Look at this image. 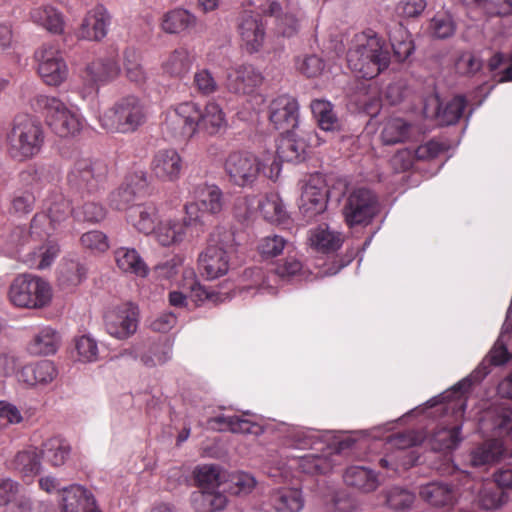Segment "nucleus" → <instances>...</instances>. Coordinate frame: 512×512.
<instances>
[{"label": "nucleus", "mask_w": 512, "mask_h": 512, "mask_svg": "<svg viewBox=\"0 0 512 512\" xmlns=\"http://www.w3.org/2000/svg\"><path fill=\"white\" fill-rule=\"evenodd\" d=\"M41 454L36 448L18 452L11 461V468L23 479L33 478L41 471Z\"/></svg>", "instance_id": "58836bf2"}, {"label": "nucleus", "mask_w": 512, "mask_h": 512, "mask_svg": "<svg viewBox=\"0 0 512 512\" xmlns=\"http://www.w3.org/2000/svg\"><path fill=\"white\" fill-rule=\"evenodd\" d=\"M229 270V255L222 245L210 244L199 256L200 274L208 280L219 278Z\"/></svg>", "instance_id": "6ab92c4d"}, {"label": "nucleus", "mask_w": 512, "mask_h": 512, "mask_svg": "<svg viewBox=\"0 0 512 512\" xmlns=\"http://www.w3.org/2000/svg\"><path fill=\"white\" fill-rule=\"evenodd\" d=\"M199 125L209 134H216L227 126L222 108L215 102L208 103L201 111Z\"/></svg>", "instance_id": "09e8293b"}, {"label": "nucleus", "mask_w": 512, "mask_h": 512, "mask_svg": "<svg viewBox=\"0 0 512 512\" xmlns=\"http://www.w3.org/2000/svg\"><path fill=\"white\" fill-rule=\"evenodd\" d=\"M262 82L261 74L251 65H242L227 76V88L237 94H248Z\"/></svg>", "instance_id": "c85d7f7f"}, {"label": "nucleus", "mask_w": 512, "mask_h": 512, "mask_svg": "<svg viewBox=\"0 0 512 512\" xmlns=\"http://www.w3.org/2000/svg\"><path fill=\"white\" fill-rule=\"evenodd\" d=\"M109 24L110 17L106 9L96 6L85 15L78 36L84 40L99 41L107 35Z\"/></svg>", "instance_id": "b1692460"}, {"label": "nucleus", "mask_w": 512, "mask_h": 512, "mask_svg": "<svg viewBox=\"0 0 512 512\" xmlns=\"http://www.w3.org/2000/svg\"><path fill=\"white\" fill-rule=\"evenodd\" d=\"M269 118L276 129L294 128L298 120L296 100L288 95L275 98L269 106Z\"/></svg>", "instance_id": "4be33fe9"}, {"label": "nucleus", "mask_w": 512, "mask_h": 512, "mask_svg": "<svg viewBox=\"0 0 512 512\" xmlns=\"http://www.w3.org/2000/svg\"><path fill=\"white\" fill-rule=\"evenodd\" d=\"M61 512H101L93 494L80 485H71L62 490Z\"/></svg>", "instance_id": "412c9836"}, {"label": "nucleus", "mask_w": 512, "mask_h": 512, "mask_svg": "<svg viewBox=\"0 0 512 512\" xmlns=\"http://www.w3.org/2000/svg\"><path fill=\"white\" fill-rule=\"evenodd\" d=\"M454 31L455 23L448 12L437 13L430 21L429 33L435 38H448Z\"/></svg>", "instance_id": "0e129e2a"}, {"label": "nucleus", "mask_w": 512, "mask_h": 512, "mask_svg": "<svg viewBox=\"0 0 512 512\" xmlns=\"http://www.w3.org/2000/svg\"><path fill=\"white\" fill-rule=\"evenodd\" d=\"M120 73V68L113 58H100L85 68V77L95 84L107 83L115 79Z\"/></svg>", "instance_id": "ea45409f"}, {"label": "nucleus", "mask_w": 512, "mask_h": 512, "mask_svg": "<svg viewBox=\"0 0 512 512\" xmlns=\"http://www.w3.org/2000/svg\"><path fill=\"white\" fill-rule=\"evenodd\" d=\"M255 477L247 472H236L228 480V491L237 496L250 494L256 487Z\"/></svg>", "instance_id": "e2e57ef3"}, {"label": "nucleus", "mask_w": 512, "mask_h": 512, "mask_svg": "<svg viewBox=\"0 0 512 512\" xmlns=\"http://www.w3.org/2000/svg\"><path fill=\"white\" fill-rule=\"evenodd\" d=\"M182 168V158L174 149L158 151L152 161V172L162 181L173 182L177 180Z\"/></svg>", "instance_id": "393cba45"}, {"label": "nucleus", "mask_w": 512, "mask_h": 512, "mask_svg": "<svg viewBox=\"0 0 512 512\" xmlns=\"http://www.w3.org/2000/svg\"><path fill=\"white\" fill-rule=\"evenodd\" d=\"M223 208V193L216 185H202L195 191V200L185 205L189 223H203L205 214H217Z\"/></svg>", "instance_id": "4468645a"}, {"label": "nucleus", "mask_w": 512, "mask_h": 512, "mask_svg": "<svg viewBox=\"0 0 512 512\" xmlns=\"http://www.w3.org/2000/svg\"><path fill=\"white\" fill-rule=\"evenodd\" d=\"M38 73L50 86H59L68 76V67L58 46L44 44L36 53Z\"/></svg>", "instance_id": "f8f14e48"}, {"label": "nucleus", "mask_w": 512, "mask_h": 512, "mask_svg": "<svg viewBox=\"0 0 512 512\" xmlns=\"http://www.w3.org/2000/svg\"><path fill=\"white\" fill-rule=\"evenodd\" d=\"M35 106L45 117L51 130L59 137H74L84 127V118L79 109L55 96L39 95Z\"/></svg>", "instance_id": "39448f33"}, {"label": "nucleus", "mask_w": 512, "mask_h": 512, "mask_svg": "<svg viewBox=\"0 0 512 512\" xmlns=\"http://www.w3.org/2000/svg\"><path fill=\"white\" fill-rule=\"evenodd\" d=\"M190 503L195 512H214L225 507L226 497L218 492L200 489L191 494Z\"/></svg>", "instance_id": "a18cd8bd"}, {"label": "nucleus", "mask_w": 512, "mask_h": 512, "mask_svg": "<svg viewBox=\"0 0 512 512\" xmlns=\"http://www.w3.org/2000/svg\"><path fill=\"white\" fill-rule=\"evenodd\" d=\"M461 440L460 427H442L429 436L428 444L435 451H450L455 449Z\"/></svg>", "instance_id": "603ef678"}, {"label": "nucleus", "mask_w": 512, "mask_h": 512, "mask_svg": "<svg viewBox=\"0 0 512 512\" xmlns=\"http://www.w3.org/2000/svg\"><path fill=\"white\" fill-rule=\"evenodd\" d=\"M473 10L488 16L512 15V0H465Z\"/></svg>", "instance_id": "6e6d98bb"}, {"label": "nucleus", "mask_w": 512, "mask_h": 512, "mask_svg": "<svg viewBox=\"0 0 512 512\" xmlns=\"http://www.w3.org/2000/svg\"><path fill=\"white\" fill-rule=\"evenodd\" d=\"M145 187L146 179L144 174L142 172L136 173L127 178L125 184L112 194L111 204L116 209H122Z\"/></svg>", "instance_id": "79ce46f5"}, {"label": "nucleus", "mask_w": 512, "mask_h": 512, "mask_svg": "<svg viewBox=\"0 0 512 512\" xmlns=\"http://www.w3.org/2000/svg\"><path fill=\"white\" fill-rule=\"evenodd\" d=\"M158 211L154 204L135 205L128 210V221L139 232L144 234H154L157 227Z\"/></svg>", "instance_id": "72a5a7b5"}, {"label": "nucleus", "mask_w": 512, "mask_h": 512, "mask_svg": "<svg viewBox=\"0 0 512 512\" xmlns=\"http://www.w3.org/2000/svg\"><path fill=\"white\" fill-rule=\"evenodd\" d=\"M310 246L320 253H331L341 247V235L327 226H318L309 231Z\"/></svg>", "instance_id": "4c0bfd02"}, {"label": "nucleus", "mask_w": 512, "mask_h": 512, "mask_svg": "<svg viewBox=\"0 0 512 512\" xmlns=\"http://www.w3.org/2000/svg\"><path fill=\"white\" fill-rule=\"evenodd\" d=\"M31 19L53 33H61L64 28L63 15L52 6H41L33 9Z\"/></svg>", "instance_id": "de8ad7c7"}, {"label": "nucleus", "mask_w": 512, "mask_h": 512, "mask_svg": "<svg viewBox=\"0 0 512 512\" xmlns=\"http://www.w3.org/2000/svg\"><path fill=\"white\" fill-rule=\"evenodd\" d=\"M147 118L145 102L135 95H127L104 110L99 116V123L108 132L126 134L135 132L146 123Z\"/></svg>", "instance_id": "7ed1b4c3"}, {"label": "nucleus", "mask_w": 512, "mask_h": 512, "mask_svg": "<svg viewBox=\"0 0 512 512\" xmlns=\"http://www.w3.org/2000/svg\"><path fill=\"white\" fill-rule=\"evenodd\" d=\"M201 110L193 102H184L171 110L165 121V128L174 138L190 139L199 125Z\"/></svg>", "instance_id": "9b49d317"}, {"label": "nucleus", "mask_w": 512, "mask_h": 512, "mask_svg": "<svg viewBox=\"0 0 512 512\" xmlns=\"http://www.w3.org/2000/svg\"><path fill=\"white\" fill-rule=\"evenodd\" d=\"M59 246L55 242H48L38 251L30 253L26 262L33 268L43 270L48 268L59 254Z\"/></svg>", "instance_id": "13d9d810"}, {"label": "nucleus", "mask_w": 512, "mask_h": 512, "mask_svg": "<svg viewBox=\"0 0 512 512\" xmlns=\"http://www.w3.org/2000/svg\"><path fill=\"white\" fill-rule=\"evenodd\" d=\"M44 143L41 124L29 115L17 116L6 135V150L9 156L24 161L37 155Z\"/></svg>", "instance_id": "20e7f679"}, {"label": "nucleus", "mask_w": 512, "mask_h": 512, "mask_svg": "<svg viewBox=\"0 0 512 512\" xmlns=\"http://www.w3.org/2000/svg\"><path fill=\"white\" fill-rule=\"evenodd\" d=\"M505 454L504 444L492 439L474 447L466 456L465 463L471 467H487L498 462Z\"/></svg>", "instance_id": "bb28decb"}, {"label": "nucleus", "mask_w": 512, "mask_h": 512, "mask_svg": "<svg viewBox=\"0 0 512 512\" xmlns=\"http://www.w3.org/2000/svg\"><path fill=\"white\" fill-rule=\"evenodd\" d=\"M330 433L307 428H294L287 435L288 445L296 449H313L316 452L337 448L329 443Z\"/></svg>", "instance_id": "aec40b11"}, {"label": "nucleus", "mask_w": 512, "mask_h": 512, "mask_svg": "<svg viewBox=\"0 0 512 512\" xmlns=\"http://www.w3.org/2000/svg\"><path fill=\"white\" fill-rule=\"evenodd\" d=\"M387 503L391 509L405 511L414 505L415 496L410 491L394 487L387 493Z\"/></svg>", "instance_id": "69168bd1"}, {"label": "nucleus", "mask_w": 512, "mask_h": 512, "mask_svg": "<svg viewBox=\"0 0 512 512\" xmlns=\"http://www.w3.org/2000/svg\"><path fill=\"white\" fill-rule=\"evenodd\" d=\"M465 107L464 97L455 96L442 108L439 97L433 94L425 99L423 114L426 118L435 119L440 125H452L461 118Z\"/></svg>", "instance_id": "2eb2a0df"}, {"label": "nucleus", "mask_w": 512, "mask_h": 512, "mask_svg": "<svg viewBox=\"0 0 512 512\" xmlns=\"http://www.w3.org/2000/svg\"><path fill=\"white\" fill-rule=\"evenodd\" d=\"M182 287L188 291L189 299L199 305L205 301L219 303L224 301L225 297L215 292L207 291L199 284L193 269L186 268L182 273Z\"/></svg>", "instance_id": "e433bc0d"}, {"label": "nucleus", "mask_w": 512, "mask_h": 512, "mask_svg": "<svg viewBox=\"0 0 512 512\" xmlns=\"http://www.w3.org/2000/svg\"><path fill=\"white\" fill-rule=\"evenodd\" d=\"M76 359L81 363H92L99 359V346L90 335H82L75 339Z\"/></svg>", "instance_id": "bf43d9fd"}, {"label": "nucleus", "mask_w": 512, "mask_h": 512, "mask_svg": "<svg viewBox=\"0 0 512 512\" xmlns=\"http://www.w3.org/2000/svg\"><path fill=\"white\" fill-rule=\"evenodd\" d=\"M387 34L396 59L398 61L407 59L413 50L411 36L407 29L401 23L395 22L387 28Z\"/></svg>", "instance_id": "a19ab883"}, {"label": "nucleus", "mask_w": 512, "mask_h": 512, "mask_svg": "<svg viewBox=\"0 0 512 512\" xmlns=\"http://www.w3.org/2000/svg\"><path fill=\"white\" fill-rule=\"evenodd\" d=\"M311 109L322 130L337 131L340 129V120L336 116L330 102L320 99L314 100L311 103Z\"/></svg>", "instance_id": "3c124183"}, {"label": "nucleus", "mask_w": 512, "mask_h": 512, "mask_svg": "<svg viewBox=\"0 0 512 512\" xmlns=\"http://www.w3.org/2000/svg\"><path fill=\"white\" fill-rule=\"evenodd\" d=\"M218 424L219 430H229L233 433L260 435L263 433L262 427L250 419L240 416H218L210 421Z\"/></svg>", "instance_id": "c03bdc74"}, {"label": "nucleus", "mask_w": 512, "mask_h": 512, "mask_svg": "<svg viewBox=\"0 0 512 512\" xmlns=\"http://www.w3.org/2000/svg\"><path fill=\"white\" fill-rule=\"evenodd\" d=\"M349 68L359 77L374 78L390 63V52L384 41L372 32L355 35L347 52Z\"/></svg>", "instance_id": "f03ea898"}, {"label": "nucleus", "mask_w": 512, "mask_h": 512, "mask_svg": "<svg viewBox=\"0 0 512 512\" xmlns=\"http://www.w3.org/2000/svg\"><path fill=\"white\" fill-rule=\"evenodd\" d=\"M124 73L126 78L137 86H143L148 80V73L143 68L140 56L128 50L124 53Z\"/></svg>", "instance_id": "5fc2aeb1"}, {"label": "nucleus", "mask_w": 512, "mask_h": 512, "mask_svg": "<svg viewBox=\"0 0 512 512\" xmlns=\"http://www.w3.org/2000/svg\"><path fill=\"white\" fill-rule=\"evenodd\" d=\"M193 86L202 95H210L218 90L217 81L207 69H201L195 72Z\"/></svg>", "instance_id": "338daca9"}, {"label": "nucleus", "mask_w": 512, "mask_h": 512, "mask_svg": "<svg viewBox=\"0 0 512 512\" xmlns=\"http://www.w3.org/2000/svg\"><path fill=\"white\" fill-rule=\"evenodd\" d=\"M268 501L275 512H300L305 504L302 491L293 487L273 489Z\"/></svg>", "instance_id": "cd10ccee"}, {"label": "nucleus", "mask_w": 512, "mask_h": 512, "mask_svg": "<svg viewBox=\"0 0 512 512\" xmlns=\"http://www.w3.org/2000/svg\"><path fill=\"white\" fill-rule=\"evenodd\" d=\"M224 172L228 181L240 188L252 187L258 180L261 172L276 180L281 172V162L272 153H267L262 160L248 151H231L223 163Z\"/></svg>", "instance_id": "f257e3e1"}, {"label": "nucleus", "mask_w": 512, "mask_h": 512, "mask_svg": "<svg viewBox=\"0 0 512 512\" xmlns=\"http://www.w3.org/2000/svg\"><path fill=\"white\" fill-rule=\"evenodd\" d=\"M172 358V344L168 341L154 343L140 356V361L147 367L167 363Z\"/></svg>", "instance_id": "4d7b16f0"}, {"label": "nucleus", "mask_w": 512, "mask_h": 512, "mask_svg": "<svg viewBox=\"0 0 512 512\" xmlns=\"http://www.w3.org/2000/svg\"><path fill=\"white\" fill-rule=\"evenodd\" d=\"M10 302L20 308L40 309L52 299V289L44 279L22 274L17 276L9 288Z\"/></svg>", "instance_id": "0eeeda50"}, {"label": "nucleus", "mask_w": 512, "mask_h": 512, "mask_svg": "<svg viewBox=\"0 0 512 512\" xmlns=\"http://www.w3.org/2000/svg\"><path fill=\"white\" fill-rule=\"evenodd\" d=\"M104 175V167L90 159H79L68 174L69 184L79 190L92 191L97 188Z\"/></svg>", "instance_id": "a211bd4d"}, {"label": "nucleus", "mask_w": 512, "mask_h": 512, "mask_svg": "<svg viewBox=\"0 0 512 512\" xmlns=\"http://www.w3.org/2000/svg\"><path fill=\"white\" fill-rule=\"evenodd\" d=\"M86 277V268L77 261L64 262L59 271V282L64 287L79 285Z\"/></svg>", "instance_id": "052dcab7"}, {"label": "nucleus", "mask_w": 512, "mask_h": 512, "mask_svg": "<svg viewBox=\"0 0 512 512\" xmlns=\"http://www.w3.org/2000/svg\"><path fill=\"white\" fill-rule=\"evenodd\" d=\"M185 218L175 215H163L157 222L154 230L155 240L163 247L177 246L181 244L187 235V226L192 225Z\"/></svg>", "instance_id": "f3484780"}, {"label": "nucleus", "mask_w": 512, "mask_h": 512, "mask_svg": "<svg viewBox=\"0 0 512 512\" xmlns=\"http://www.w3.org/2000/svg\"><path fill=\"white\" fill-rule=\"evenodd\" d=\"M346 190L345 179H337L329 190L327 181L322 175H311L302 187L299 210L304 218L312 220L326 210L330 193L338 191V195H342Z\"/></svg>", "instance_id": "423d86ee"}, {"label": "nucleus", "mask_w": 512, "mask_h": 512, "mask_svg": "<svg viewBox=\"0 0 512 512\" xmlns=\"http://www.w3.org/2000/svg\"><path fill=\"white\" fill-rule=\"evenodd\" d=\"M197 18L186 9L176 8L166 12L161 21V29L168 34L190 31L196 26Z\"/></svg>", "instance_id": "c9c22d12"}, {"label": "nucleus", "mask_w": 512, "mask_h": 512, "mask_svg": "<svg viewBox=\"0 0 512 512\" xmlns=\"http://www.w3.org/2000/svg\"><path fill=\"white\" fill-rule=\"evenodd\" d=\"M70 445L63 439L51 438L43 444L40 454L54 467L63 465L70 455Z\"/></svg>", "instance_id": "8fccbe9b"}, {"label": "nucleus", "mask_w": 512, "mask_h": 512, "mask_svg": "<svg viewBox=\"0 0 512 512\" xmlns=\"http://www.w3.org/2000/svg\"><path fill=\"white\" fill-rule=\"evenodd\" d=\"M58 375V370L53 362L41 360L27 364L18 372V381L27 387L46 386L53 382Z\"/></svg>", "instance_id": "5701e85b"}, {"label": "nucleus", "mask_w": 512, "mask_h": 512, "mask_svg": "<svg viewBox=\"0 0 512 512\" xmlns=\"http://www.w3.org/2000/svg\"><path fill=\"white\" fill-rule=\"evenodd\" d=\"M343 479L348 486L362 493H371L380 485V480L373 470L359 465L348 467Z\"/></svg>", "instance_id": "7c9ffc66"}, {"label": "nucleus", "mask_w": 512, "mask_h": 512, "mask_svg": "<svg viewBox=\"0 0 512 512\" xmlns=\"http://www.w3.org/2000/svg\"><path fill=\"white\" fill-rule=\"evenodd\" d=\"M70 213L69 201L62 196H57L49 204L47 211L34 216L31 223L30 237L42 240L51 236Z\"/></svg>", "instance_id": "ddd939ff"}, {"label": "nucleus", "mask_w": 512, "mask_h": 512, "mask_svg": "<svg viewBox=\"0 0 512 512\" xmlns=\"http://www.w3.org/2000/svg\"><path fill=\"white\" fill-rule=\"evenodd\" d=\"M493 431L498 437L507 436L512 432V411L500 408L493 416Z\"/></svg>", "instance_id": "774afa93"}, {"label": "nucleus", "mask_w": 512, "mask_h": 512, "mask_svg": "<svg viewBox=\"0 0 512 512\" xmlns=\"http://www.w3.org/2000/svg\"><path fill=\"white\" fill-rule=\"evenodd\" d=\"M512 338V305L509 306L501 334L490 350L488 358L494 365L504 364L510 357L507 351V343Z\"/></svg>", "instance_id": "37998d69"}, {"label": "nucleus", "mask_w": 512, "mask_h": 512, "mask_svg": "<svg viewBox=\"0 0 512 512\" xmlns=\"http://www.w3.org/2000/svg\"><path fill=\"white\" fill-rule=\"evenodd\" d=\"M409 130V124L402 118H388L382 123L380 138L386 145L398 144L408 139Z\"/></svg>", "instance_id": "49530a36"}, {"label": "nucleus", "mask_w": 512, "mask_h": 512, "mask_svg": "<svg viewBox=\"0 0 512 512\" xmlns=\"http://www.w3.org/2000/svg\"><path fill=\"white\" fill-rule=\"evenodd\" d=\"M193 61V55L186 48L180 47L163 59L161 69L165 75L182 78L191 69Z\"/></svg>", "instance_id": "f704fd0d"}, {"label": "nucleus", "mask_w": 512, "mask_h": 512, "mask_svg": "<svg viewBox=\"0 0 512 512\" xmlns=\"http://www.w3.org/2000/svg\"><path fill=\"white\" fill-rule=\"evenodd\" d=\"M114 258L117 267L124 273L145 278L149 268L141 255L134 248L120 247L115 250Z\"/></svg>", "instance_id": "473e14b6"}, {"label": "nucleus", "mask_w": 512, "mask_h": 512, "mask_svg": "<svg viewBox=\"0 0 512 512\" xmlns=\"http://www.w3.org/2000/svg\"><path fill=\"white\" fill-rule=\"evenodd\" d=\"M420 497L435 507L453 506L457 502L456 491L448 484L431 482L420 487Z\"/></svg>", "instance_id": "2f4dec72"}, {"label": "nucleus", "mask_w": 512, "mask_h": 512, "mask_svg": "<svg viewBox=\"0 0 512 512\" xmlns=\"http://www.w3.org/2000/svg\"><path fill=\"white\" fill-rule=\"evenodd\" d=\"M139 323V311L131 302H124L110 307L104 316L107 333L118 340L133 336Z\"/></svg>", "instance_id": "9d476101"}, {"label": "nucleus", "mask_w": 512, "mask_h": 512, "mask_svg": "<svg viewBox=\"0 0 512 512\" xmlns=\"http://www.w3.org/2000/svg\"><path fill=\"white\" fill-rule=\"evenodd\" d=\"M336 451H319L309 453L299 457H293L289 460L288 465L283 463H271L265 467L266 474L275 479L286 481L293 476L292 470L298 469L302 473L316 474L326 473L333 467L331 456Z\"/></svg>", "instance_id": "6e6552de"}, {"label": "nucleus", "mask_w": 512, "mask_h": 512, "mask_svg": "<svg viewBox=\"0 0 512 512\" xmlns=\"http://www.w3.org/2000/svg\"><path fill=\"white\" fill-rule=\"evenodd\" d=\"M317 141L313 133H291L283 137L278 146V155L286 161H300L305 158L307 148Z\"/></svg>", "instance_id": "a878e982"}, {"label": "nucleus", "mask_w": 512, "mask_h": 512, "mask_svg": "<svg viewBox=\"0 0 512 512\" xmlns=\"http://www.w3.org/2000/svg\"><path fill=\"white\" fill-rule=\"evenodd\" d=\"M259 210L270 222H281L286 217V210L278 193L266 194L259 202Z\"/></svg>", "instance_id": "864d4df0"}, {"label": "nucleus", "mask_w": 512, "mask_h": 512, "mask_svg": "<svg viewBox=\"0 0 512 512\" xmlns=\"http://www.w3.org/2000/svg\"><path fill=\"white\" fill-rule=\"evenodd\" d=\"M60 343L61 336L58 331L50 326H43L33 334L27 345V350L35 356L52 355L57 352Z\"/></svg>", "instance_id": "c756f323"}, {"label": "nucleus", "mask_w": 512, "mask_h": 512, "mask_svg": "<svg viewBox=\"0 0 512 512\" xmlns=\"http://www.w3.org/2000/svg\"><path fill=\"white\" fill-rule=\"evenodd\" d=\"M378 210L375 195L366 188L352 190L345 199L342 214L349 227L367 225Z\"/></svg>", "instance_id": "1a4fd4ad"}, {"label": "nucleus", "mask_w": 512, "mask_h": 512, "mask_svg": "<svg viewBox=\"0 0 512 512\" xmlns=\"http://www.w3.org/2000/svg\"><path fill=\"white\" fill-rule=\"evenodd\" d=\"M195 481L200 489L217 492L221 483L220 471L216 466H201L195 471Z\"/></svg>", "instance_id": "680f3d73"}, {"label": "nucleus", "mask_w": 512, "mask_h": 512, "mask_svg": "<svg viewBox=\"0 0 512 512\" xmlns=\"http://www.w3.org/2000/svg\"><path fill=\"white\" fill-rule=\"evenodd\" d=\"M238 32L249 53L258 52L263 47L266 31L259 14L250 10L243 11L239 17Z\"/></svg>", "instance_id": "dca6fc26"}]
</instances>
